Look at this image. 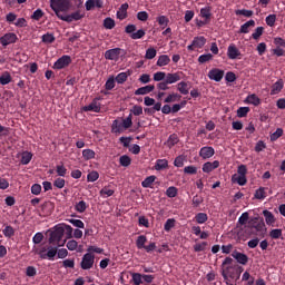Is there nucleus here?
<instances>
[{
	"instance_id": "f257e3e1",
	"label": "nucleus",
	"mask_w": 285,
	"mask_h": 285,
	"mask_svg": "<svg viewBox=\"0 0 285 285\" xmlns=\"http://www.w3.org/2000/svg\"><path fill=\"white\" fill-rule=\"evenodd\" d=\"M222 275L226 285H237V282H239L240 277V274L237 272L236 267L223 268Z\"/></svg>"
},
{
	"instance_id": "f03ea898",
	"label": "nucleus",
	"mask_w": 285,
	"mask_h": 285,
	"mask_svg": "<svg viewBox=\"0 0 285 285\" xmlns=\"http://www.w3.org/2000/svg\"><path fill=\"white\" fill-rule=\"evenodd\" d=\"M82 271H90L92 266H95V255L87 253L82 256V261L80 263Z\"/></svg>"
},
{
	"instance_id": "7ed1b4c3",
	"label": "nucleus",
	"mask_w": 285,
	"mask_h": 285,
	"mask_svg": "<svg viewBox=\"0 0 285 285\" xmlns=\"http://www.w3.org/2000/svg\"><path fill=\"white\" fill-rule=\"evenodd\" d=\"M50 8L52 10H69L70 0H50Z\"/></svg>"
},
{
	"instance_id": "20e7f679",
	"label": "nucleus",
	"mask_w": 285,
	"mask_h": 285,
	"mask_svg": "<svg viewBox=\"0 0 285 285\" xmlns=\"http://www.w3.org/2000/svg\"><path fill=\"white\" fill-rule=\"evenodd\" d=\"M121 52H124L121 48L109 49L105 52V59L109 61H119V57H121Z\"/></svg>"
},
{
	"instance_id": "39448f33",
	"label": "nucleus",
	"mask_w": 285,
	"mask_h": 285,
	"mask_svg": "<svg viewBox=\"0 0 285 285\" xmlns=\"http://www.w3.org/2000/svg\"><path fill=\"white\" fill-rule=\"evenodd\" d=\"M71 61L72 59L70 58V56H62L53 63V68L55 70H61L63 68H68Z\"/></svg>"
},
{
	"instance_id": "423d86ee",
	"label": "nucleus",
	"mask_w": 285,
	"mask_h": 285,
	"mask_svg": "<svg viewBox=\"0 0 285 285\" xmlns=\"http://www.w3.org/2000/svg\"><path fill=\"white\" fill-rule=\"evenodd\" d=\"M206 46V38L204 36L195 37L193 42L187 46V50H195L197 48H204Z\"/></svg>"
},
{
	"instance_id": "0eeeda50",
	"label": "nucleus",
	"mask_w": 285,
	"mask_h": 285,
	"mask_svg": "<svg viewBox=\"0 0 285 285\" xmlns=\"http://www.w3.org/2000/svg\"><path fill=\"white\" fill-rule=\"evenodd\" d=\"M208 78L212 81H222L224 79V70L218 69V68H213L212 70H209L208 72Z\"/></svg>"
},
{
	"instance_id": "6e6552de",
	"label": "nucleus",
	"mask_w": 285,
	"mask_h": 285,
	"mask_svg": "<svg viewBox=\"0 0 285 285\" xmlns=\"http://www.w3.org/2000/svg\"><path fill=\"white\" fill-rule=\"evenodd\" d=\"M39 256L41 259H55V257H57V247H49L47 253L43 248L39 252Z\"/></svg>"
},
{
	"instance_id": "1a4fd4ad",
	"label": "nucleus",
	"mask_w": 285,
	"mask_h": 285,
	"mask_svg": "<svg viewBox=\"0 0 285 285\" xmlns=\"http://www.w3.org/2000/svg\"><path fill=\"white\" fill-rule=\"evenodd\" d=\"M227 57L228 59L235 60L242 57V51L235 46V43H230L227 48Z\"/></svg>"
},
{
	"instance_id": "9d476101",
	"label": "nucleus",
	"mask_w": 285,
	"mask_h": 285,
	"mask_svg": "<svg viewBox=\"0 0 285 285\" xmlns=\"http://www.w3.org/2000/svg\"><path fill=\"white\" fill-rule=\"evenodd\" d=\"M232 257L236 259L238 264H242L243 266H246L248 264V256L244 253H240L238 250H234L232 253Z\"/></svg>"
},
{
	"instance_id": "9b49d317",
	"label": "nucleus",
	"mask_w": 285,
	"mask_h": 285,
	"mask_svg": "<svg viewBox=\"0 0 285 285\" xmlns=\"http://www.w3.org/2000/svg\"><path fill=\"white\" fill-rule=\"evenodd\" d=\"M66 229L61 226L57 227L55 232L51 233V236L49 238L50 244L53 242H59L61 240V237H63V233Z\"/></svg>"
},
{
	"instance_id": "f8f14e48",
	"label": "nucleus",
	"mask_w": 285,
	"mask_h": 285,
	"mask_svg": "<svg viewBox=\"0 0 285 285\" xmlns=\"http://www.w3.org/2000/svg\"><path fill=\"white\" fill-rule=\"evenodd\" d=\"M17 42V35L16 33H6L0 38V43L2 46H10V43Z\"/></svg>"
},
{
	"instance_id": "ddd939ff",
	"label": "nucleus",
	"mask_w": 285,
	"mask_h": 285,
	"mask_svg": "<svg viewBox=\"0 0 285 285\" xmlns=\"http://www.w3.org/2000/svg\"><path fill=\"white\" fill-rule=\"evenodd\" d=\"M85 112H99L101 110V104L95 99L90 105L82 108Z\"/></svg>"
},
{
	"instance_id": "4468645a",
	"label": "nucleus",
	"mask_w": 285,
	"mask_h": 285,
	"mask_svg": "<svg viewBox=\"0 0 285 285\" xmlns=\"http://www.w3.org/2000/svg\"><path fill=\"white\" fill-rule=\"evenodd\" d=\"M215 155V148L213 147H203L199 150V157L203 159H210Z\"/></svg>"
},
{
	"instance_id": "2eb2a0df",
	"label": "nucleus",
	"mask_w": 285,
	"mask_h": 285,
	"mask_svg": "<svg viewBox=\"0 0 285 285\" xmlns=\"http://www.w3.org/2000/svg\"><path fill=\"white\" fill-rule=\"evenodd\" d=\"M165 81L170 83H177V81H181V72L167 73L165 76Z\"/></svg>"
},
{
	"instance_id": "dca6fc26",
	"label": "nucleus",
	"mask_w": 285,
	"mask_h": 285,
	"mask_svg": "<svg viewBox=\"0 0 285 285\" xmlns=\"http://www.w3.org/2000/svg\"><path fill=\"white\" fill-rule=\"evenodd\" d=\"M217 168H219V160L207 161L203 165V173H213Z\"/></svg>"
},
{
	"instance_id": "f3484780",
	"label": "nucleus",
	"mask_w": 285,
	"mask_h": 285,
	"mask_svg": "<svg viewBox=\"0 0 285 285\" xmlns=\"http://www.w3.org/2000/svg\"><path fill=\"white\" fill-rule=\"evenodd\" d=\"M284 90V80L278 79L274 85H272L271 95H279Z\"/></svg>"
},
{
	"instance_id": "a211bd4d",
	"label": "nucleus",
	"mask_w": 285,
	"mask_h": 285,
	"mask_svg": "<svg viewBox=\"0 0 285 285\" xmlns=\"http://www.w3.org/2000/svg\"><path fill=\"white\" fill-rule=\"evenodd\" d=\"M250 28H255V20H249L240 26V35H248L250 32Z\"/></svg>"
},
{
	"instance_id": "6ab92c4d",
	"label": "nucleus",
	"mask_w": 285,
	"mask_h": 285,
	"mask_svg": "<svg viewBox=\"0 0 285 285\" xmlns=\"http://www.w3.org/2000/svg\"><path fill=\"white\" fill-rule=\"evenodd\" d=\"M126 17H128V3L121 4L117 11V19H120V21H124Z\"/></svg>"
},
{
	"instance_id": "aec40b11",
	"label": "nucleus",
	"mask_w": 285,
	"mask_h": 285,
	"mask_svg": "<svg viewBox=\"0 0 285 285\" xmlns=\"http://www.w3.org/2000/svg\"><path fill=\"white\" fill-rule=\"evenodd\" d=\"M177 90L178 92H180V95H188V92L190 91V83L186 81H180L177 85Z\"/></svg>"
},
{
	"instance_id": "412c9836",
	"label": "nucleus",
	"mask_w": 285,
	"mask_h": 285,
	"mask_svg": "<svg viewBox=\"0 0 285 285\" xmlns=\"http://www.w3.org/2000/svg\"><path fill=\"white\" fill-rule=\"evenodd\" d=\"M81 19H83V13H81L80 11H76L71 14H67L66 17L67 23H72V21H79Z\"/></svg>"
},
{
	"instance_id": "4be33fe9",
	"label": "nucleus",
	"mask_w": 285,
	"mask_h": 285,
	"mask_svg": "<svg viewBox=\"0 0 285 285\" xmlns=\"http://www.w3.org/2000/svg\"><path fill=\"white\" fill-rule=\"evenodd\" d=\"M181 100V95L177 92H170L167 95L165 98V104H175V101H180Z\"/></svg>"
},
{
	"instance_id": "5701e85b",
	"label": "nucleus",
	"mask_w": 285,
	"mask_h": 285,
	"mask_svg": "<svg viewBox=\"0 0 285 285\" xmlns=\"http://www.w3.org/2000/svg\"><path fill=\"white\" fill-rule=\"evenodd\" d=\"M232 181L233 184H238V186H246L247 179H246V176L234 174L232 176Z\"/></svg>"
},
{
	"instance_id": "b1692460",
	"label": "nucleus",
	"mask_w": 285,
	"mask_h": 285,
	"mask_svg": "<svg viewBox=\"0 0 285 285\" xmlns=\"http://www.w3.org/2000/svg\"><path fill=\"white\" fill-rule=\"evenodd\" d=\"M153 90H155V86H153V85L140 87L135 91V95L136 96L150 95V92H153Z\"/></svg>"
},
{
	"instance_id": "393cba45",
	"label": "nucleus",
	"mask_w": 285,
	"mask_h": 285,
	"mask_svg": "<svg viewBox=\"0 0 285 285\" xmlns=\"http://www.w3.org/2000/svg\"><path fill=\"white\" fill-rule=\"evenodd\" d=\"M263 215L265 217V222H266L267 226H273V224H275V215H273L272 212H268L267 209H265L263 212Z\"/></svg>"
},
{
	"instance_id": "a878e982",
	"label": "nucleus",
	"mask_w": 285,
	"mask_h": 285,
	"mask_svg": "<svg viewBox=\"0 0 285 285\" xmlns=\"http://www.w3.org/2000/svg\"><path fill=\"white\" fill-rule=\"evenodd\" d=\"M168 63H170V57H168V55H161L158 57L157 66H159V68H164V66H168Z\"/></svg>"
},
{
	"instance_id": "bb28decb",
	"label": "nucleus",
	"mask_w": 285,
	"mask_h": 285,
	"mask_svg": "<svg viewBox=\"0 0 285 285\" xmlns=\"http://www.w3.org/2000/svg\"><path fill=\"white\" fill-rule=\"evenodd\" d=\"M30 161H32V153L30 151H23L21 154V164L23 166H28V164H30Z\"/></svg>"
},
{
	"instance_id": "cd10ccee",
	"label": "nucleus",
	"mask_w": 285,
	"mask_h": 285,
	"mask_svg": "<svg viewBox=\"0 0 285 285\" xmlns=\"http://www.w3.org/2000/svg\"><path fill=\"white\" fill-rule=\"evenodd\" d=\"M246 101L247 104H252V106H259L262 104V100L255 94L247 96Z\"/></svg>"
},
{
	"instance_id": "c85d7f7f",
	"label": "nucleus",
	"mask_w": 285,
	"mask_h": 285,
	"mask_svg": "<svg viewBox=\"0 0 285 285\" xmlns=\"http://www.w3.org/2000/svg\"><path fill=\"white\" fill-rule=\"evenodd\" d=\"M168 168L167 159H158L155 165V170H166Z\"/></svg>"
},
{
	"instance_id": "c756f323",
	"label": "nucleus",
	"mask_w": 285,
	"mask_h": 285,
	"mask_svg": "<svg viewBox=\"0 0 285 285\" xmlns=\"http://www.w3.org/2000/svg\"><path fill=\"white\" fill-rule=\"evenodd\" d=\"M156 179H157L156 176H148L141 183L142 188H150L153 186V184H155Z\"/></svg>"
},
{
	"instance_id": "7c9ffc66",
	"label": "nucleus",
	"mask_w": 285,
	"mask_h": 285,
	"mask_svg": "<svg viewBox=\"0 0 285 285\" xmlns=\"http://www.w3.org/2000/svg\"><path fill=\"white\" fill-rule=\"evenodd\" d=\"M147 242H148V238L145 235L138 236V238L136 240L137 248H139V249L146 248V243Z\"/></svg>"
},
{
	"instance_id": "2f4dec72",
	"label": "nucleus",
	"mask_w": 285,
	"mask_h": 285,
	"mask_svg": "<svg viewBox=\"0 0 285 285\" xmlns=\"http://www.w3.org/2000/svg\"><path fill=\"white\" fill-rule=\"evenodd\" d=\"M95 150L92 149H85L82 150V157L86 161L90 160V159H95Z\"/></svg>"
},
{
	"instance_id": "473e14b6",
	"label": "nucleus",
	"mask_w": 285,
	"mask_h": 285,
	"mask_svg": "<svg viewBox=\"0 0 285 285\" xmlns=\"http://www.w3.org/2000/svg\"><path fill=\"white\" fill-rule=\"evenodd\" d=\"M195 219L197 224H206V222H208V215L206 213H198Z\"/></svg>"
},
{
	"instance_id": "72a5a7b5",
	"label": "nucleus",
	"mask_w": 285,
	"mask_h": 285,
	"mask_svg": "<svg viewBox=\"0 0 285 285\" xmlns=\"http://www.w3.org/2000/svg\"><path fill=\"white\" fill-rule=\"evenodd\" d=\"M10 81H12V77L10 76V73L4 72L1 75V77H0L1 86H8V83H10Z\"/></svg>"
},
{
	"instance_id": "f704fd0d",
	"label": "nucleus",
	"mask_w": 285,
	"mask_h": 285,
	"mask_svg": "<svg viewBox=\"0 0 285 285\" xmlns=\"http://www.w3.org/2000/svg\"><path fill=\"white\" fill-rule=\"evenodd\" d=\"M242 282H247V285L255 284V277L250 276V273L245 272L242 276Z\"/></svg>"
},
{
	"instance_id": "c9c22d12",
	"label": "nucleus",
	"mask_w": 285,
	"mask_h": 285,
	"mask_svg": "<svg viewBox=\"0 0 285 285\" xmlns=\"http://www.w3.org/2000/svg\"><path fill=\"white\" fill-rule=\"evenodd\" d=\"M87 208H88V205L83 200L78 202L75 206V209L77 210V213H86Z\"/></svg>"
},
{
	"instance_id": "e433bc0d",
	"label": "nucleus",
	"mask_w": 285,
	"mask_h": 285,
	"mask_svg": "<svg viewBox=\"0 0 285 285\" xmlns=\"http://www.w3.org/2000/svg\"><path fill=\"white\" fill-rule=\"evenodd\" d=\"M157 57V49L156 48H148L145 53V59H155Z\"/></svg>"
},
{
	"instance_id": "4c0bfd02",
	"label": "nucleus",
	"mask_w": 285,
	"mask_h": 285,
	"mask_svg": "<svg viewBox=\"0 0 285 285\" xmlns=\"http://www.w3.org/2000/svg\"><path fill=\"white\" fill-rule=\"evenodd\" d=\"M124 125L119 124V121L115 120L112 122V132L117 134H121L124 131Z\"/></svg>"
},
{
	"instance_id": "58836bf2",
	"label": "nucleus",
	"mask_w": 285,
	"mask_h": 285,
	"mask_svg": "<svg viewBox=\"0 0 285 285\" xmlns=\"http://www.w3.org/2000/svg\"><path fill=\"white\" fill-rule=\"evenodd\" d=\"M176 144H179V138L177 135H170L167 140L168 148H173V146H176Z\"/></svg>"
},
{
	"instance_id": "ea45409f",
	"label": "nucleus",
	"mask_w": 285,
	"mask_h": 285,
	"mask_svg": "<svg viewBox=\"0 0 285 285\" xmlns=\"http://www.w3.org/2000/svg\"><path fill=\"white\" fill-rule=\"evenodd\" d=\"M104 28H106V30H112V28H115V20L112 18H106L104 20Z\"/></svg>"
},
{
	"instance_id": "a19ab883",
	"label": "nucleus",
	"mask_w": 285,
	"mask_h": 285,
	"mask_svg": "<svg viewBox=\"0 0 285 285\" xmlns=\"http://www.w3.org/2000/svg\"><path fill=\"white\" fill-rule=\"evenodd\" d=\"M115 80L117 81V83H126V81L128 80V73L120 72L116 76Z\"/></svg>"
},
{
	"instance_id": "79ce46f5",
	"label": "nucleus",
	"mask_w": 285,
	"mask_h": 285,
	"mask_svg": "<svg viewBox=\"0 0 285 285\" xmlns=\"http://www.w3.org/2000/svg\"><path fill=\"white\" fill-rule=\"evenodd\" d=\"M282 135H284V129L277 128L276 131H274L271 135V141H277V139H279V137H282Z\"/></svg>"
},
{
	"instance_id": "37998d69",
	"label": "nucleus",
	"mask_w": 285,
	"mask_h": 285,
	"mask_svg": "<svg viewBox=\"0 0 285 285\" xmlns=\"http://www.w3.org/2000/svg\"><path fill=\"white\" fill-rule=\"evenodd\" d=\"M255 198L256 199H266V188H264V187L258 188L255 193Z\"/></svg>"
},
{
	"instance_id": "c03bdc74",
	"label": "nucleus",
	"mask_w": 285,
	"mask_h": 285,
	"mask_svg": "<svg viewBox=\"0 0 285 285\" xmlns=\"http://www.w3.org/2000/svg\"><path fill=\"white\" fill-rule=\"evenodd\" d=\"M208 61H213L212 53H205L198 57V63H206Z\"/></svg>"
},
{
	"instance_id": "a18cd8bd",
	"label": "nucleus",
	"mask_w": 285,
	"mask_h": 285,
	"mask_svg": "<svg viewBox=\"0 0 285 285\" xmlns=\"http://www.w3.org/2000/svg\"><path fill=\"white\" fill-rule=\"evenodd\" d=\"M266 24L269 26V28H273L275 26V22L277 21V16L276 14H269L265 19Z\"/></svg>"
},
{
	"instance_id": "49530a36",
	"label": "nucleus",
	"mask_w": 285,
	"mask_h": 285,
	"mask_svg": "<svg viewBox=\"0 0 285 285\" xmlns=\"http://www.w3.org/2000/svg\"><path fill=\"white\" fill-rule=\"evenodd\" d=\"M122 128L128 130L132 126V115H129L126 119L122 120Z\"/></svg>"
},
{
	"instance_id": "de8ad7c7",
	"label": "nucleus",
	"mask_w": 285,
	"mask_h": 285,
	"mask_svg": "<svg viewBox=\"0 0 285 285\" xmlns=\"http://www.w3.org/2000/svg\"><path fill=\"white\" fill-rule=\"evenodd\" d=\"M112 195H115V190L108 188V187H105L100 190V196L102 197H112Z\"/></svg>"
},
{
	"instance_id": "09e8293b",
	"label": "nucleus",
	"mask_w": 285,
	"mask_h": 285,
	"mask_svg": "<svg viewBox=\"0 0 285 285\" xmlns=\"http://www.w3.org/2000/svg\"><path fill=\"white\" fill-rule=\"evenodd\" d=\"M235 14L243 16V17H252L253 16V10H246V9H238L235 11Z\"/></svg>"
},
{
	"instance_id": "8fccbe9b",
	"label": "nucleus",
	"mask_w": 285,
	"mask_h": 285,
	"mask_svg": "<svg viewBox=\"0 0 285 285\" xmlns=\"http://www.w3.org/2000/svg\"><path fill=\"white\" fill-rule=\"evenodd\" d=\"M248 112H250V108L248 107H240L237 109V117H246V115H248Z\"/></svg>"
},
{
	"instance_id": "3c124183",
	"label": "nucleus",
	"mask_w": 285,
	"mask_h": 285,
	"mask_svg": "<svg viewBox=\"0 0 285 285\" xmlns=\"http://www.w3.org/2000/svg\"><path fill=\"white\" fill-rule=\"evenodd\" d=\"M186 158H184V156H178L175 158L174 160V166H176V168H184V161Z\"/></svg>"
},
{
	"instance_id": "603ef678",
	"label": "nucleus",
	"mask_w": 285,
	"mask_h": 285,
	"mask_svg": "<svg viewBox=\"0 0 285 285\" xmlns=\"http://www.w3.org/2000/svg\"><path fill=\"white\" fill-rule=\"evenodd\" d=\"M67 248H68V250H77V248H79V243H77V240H75V239H70L67 243Z\"/></svg>"
},
{
	"instance_id": "864d4df0",
	"label": "nucleus",
	"mask_w": 285,
	"mask_h": 285,
	"mask_svg": "<svg viewBox=\"0 0 285 285\" xmlns=\"http://www.w3.org/2000/svg\"><path fill=\"white\" fill-rule=\"evenodd\" d=\"M106 90H112L115 88V77H109L108 80L105 83Z\"/></svg>"
},
{
	"instance_id": "5fc2aeb1",
	"label": "nucleus",
	"mask_w": 285,
	"mask_h": 285,
	"mask_svg": "<svg viewBox=\"0 0 285 285\" xmlns=\"http://www.w3.org/2000/svg\"><path fill=\"white\" fill-rule=\"evenodd\" d=\"M43 43H53L55 41V35L52 33H46L42 36Z\"/></svg>"
},
{
	"instance_id": "6e6d98bb",
	"label": "nucleus",
	"mask_w": 285,
	"mask_h": 285,
	"mask_svg": "<svg viewBox=\"0 0 285 285\" xmlns=\"http://www.w3.org/2000/svg\"><path fill=\"white\" fill-rule=\"evenodd\" d=\"M269 237L272 239H279V237H282V229H272L269 232Z\"/></svg>"
},
{
	"instance_id": "4d7b16f0",
	"label": "nucleus",
	"mask_w": 285,
	"mask_h": 285,
	"mask_svg": "<svg viewBox=\"0 0 285 285\" xmlns=\"http://www.w3.org/2000/svg\"><path fill=\"white\" fill-rule=\"evenodd\" d=\"M223 269L224 268H235V266L233 265V258L230 257H226L222 264Z\"/></svg>"
},
{
	"instance_id": "13d9d810",
	"label": "nucleus",
	"mask_w": 285,
	"mask_h": 285,
	"mask_svg": "<svg viewBox=\"0 0 285 285\" xmlns=\"http://www.w3.org/2000/svg\"><path fill=\"white\" fill-rule=\"evenodd\" d=\"M165 230L168 233L171 228H175V219L169 218L165 223Z\"/></svg>"
},
{
	"instance_id": "bf43d9fd",
	"label": "nucleus",
	"mask_w": 285,
	"mask_h": 285,
	"mask_svg": "<svg viewBox=\"0 0 285 285\" xmlns=\"http://www.w3.org/2000/svg\"><path fill=\"white\" fill-rule=\"evenodd\" d=\"M164 79H166V72L158 71L154 73V81H164Z\"/></svg>"
},
{
	"instance_id": "052dcab7",
	"label": "nucleus",
	"mask_w": 285,
	"mask_h": 285,
	"mask_svg": "<svg viewBox=\"0 0 285 285\" xmlns=\"http://www.w3.org/2000/svg\"><path fill=\"white\" fill-rule=\"evenodd\" d=\"M142 279L144 278H142L141 274H139V273H134L132 274V282H134L135 285H140Z\"/></svg>"
},
{
	"instance_id": "680f3d73",
	"label": "nucleus",
	"mask_w": 285,
	"mask_h": 285,
	"mask_svg": "<svg viewBox=\"0 0 285 285\" xmlns=\"http://www.w3.org/2000/svg\"><path fill=\"white\" fill-rule=\"evenodd\" d=\"M264 35V27H257L255 32L252 35L253 39H259Z\"/></svg>"
},
{
	"instance_id": "e2e57ef3",
	"label": "nucleus",
	"mask_w": 285,
	"mask_h": 285,
	"mask_svg": "<svg viewBox=\"0 0 285 285\" xmlns=\"http://www.w3.org/2000/svg\"><path fill=\"white\" fill-rule=\"evenodd\" d=\"M146 36V31L144 29H139L138 31L131 33V39H141Z\"/></svg>"
},
{
	"instance_id": "0e129e2a",
	"label": "nucleus",
	"mask_w": 285,
	"mask_h": 285,
	"mask_svg": "<svg viewBox=\"0 0 285 285\" xmlns=\"http://www.w3.org/2000/svg\"><path fill=\"white\" fill-rule=\"evenodd\" d=\"M119 161H120V166H125V168H126L130 165L131 160H130V157L125 155V156L120 157Z\"/></svg>"
},
{
	"instance_id": "69168bd1",
	"label": "nucleus",
	"mask_w": 285,
	"mask_h": 285,
	"mask_svg": "<svg viewBox=\"0 0 285 285\" xmlns=\"http://www.w3.org/2000/svg\"><path fill=\"white\" fill-rule=\"evenodd\" d=\"M99 179V173L97 171H91L87 176V181H97Z\"/></svg>"
},
{
	"instance_id": "338daca9",
	"label": "nucleus",
	"mask_w": 285,
	"mask_h": 285,
	"mask_svg": "<svg viewBox=\"0 0 285 285\" xmlns=\"http://www.w3.org/2000/svg\"><path fill=\"white\" fill-rule=\"evenodd\" d=\"M248 212L243 213L242 216L238 218V224H240V226H244L248 222Z\"/></svg>"
},
{
	"instance_id": "774afa93",
	"label": "nucleus",
	"mask_w": 285,
	"mask_h": 285,
	"mask_svg": "<svg viewBox=\"0 0 285 285\" xmlns=\"http://www.w3.org/2000/svg\"><path fill=\"white\" fill-rule=\"evenodd\" d=\"M166 195H167V197H170V198L177 197V189H176V187L167 188Z\"/></svg>"
}]
</instances>
